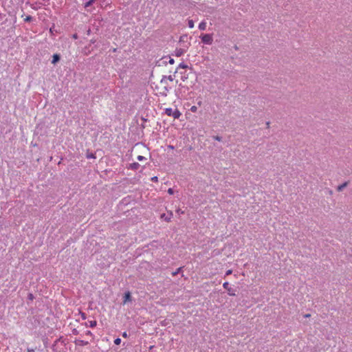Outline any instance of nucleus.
<instances>
[{
    "instance_id": "nucleus-30",
    "label": "nucleus",
    "mask_w": 352,
    "mask_h": 352,
    "mask_svg": "<svg viewBox=\"0 0 352 352\" xmlns=\"http://www.w3.org/2000/svg\"><path fill=\"white\" fill-rule=\"evenodd\" d=\"M28 352H34V351L33 349H29Z\"/></svg>"
},
{
    "instance_id": "nucleus-28",
    "label": "nucleus",
    "mask_w": 352,
    "mask_h": 352,
    "mask_svg": "<svg viewBox=\"0 0 352 352\" xmlns=\"http://www.w3.org/2000/svg\"><path fill=\"white\" fill-rule=\"evenodd\" d=\"M232 273V271L231 270H228L227 272H226V274L228 275V274H230Z\"/></svg>"
},
{
    "instance_id": "nucleus-27",
    "label": "nucleus",
    "mask_w": 352,
    "mask_h": 352,
    "mask_svg": "<svg viewBox=\"0 0 352 352\" xmlns=\"http://www.w3.org/2000/svg\"><path fill=\"white\" fill-rule=\"evenodd\" d=\"M122 336H123V337H124V338H126V337L127 336L126 333V332H124V333H122Z\"/></svg>"
},
{
    "instance_id": "nucleus-6",
    "label": "nucleus",
    "mask_w": 352,
    "mask_h": 352,
    "mask_svg": "<svg viewBox=\"0 0 352 352\" xmlns=\"http://www.w3.org/2000/svg\"><path fill=\"white\" fill-rule=\"evenodd\" d=\"M131 296L130 292H126L124 294L123 303L126 304L128 301H130L131 300Z\"/></svg>"
},
{
    "instance_id": "nucleus-22",
    "label": "nucleus",
    "mask_w": 352,
    "mask_h": 352,
    "mask_svg": "<svg viewBox=\"0 0 352 352\" xmlns=\"http://www.w3.org/2000/svg\"><path fill=\"white\" fill-rule=\"evenodd\" d=\"M181 268H179L177 269V271H175V272L173 273V276L179 273V272L180 271Z\"/></svg>"
},
{
    "instance_id": "nucleus-14",
    "label": "nucleus",
    "mask_w": 352,
    "mask_h": 352,
    "mask_svg": "<svg viewBox=\"0 0 352 352\" xmlns=\"http://www.w3.org/2000/svg\"><path fill=\"white\" fill-rule=\"evenodd\" d=\"M32 19H33V18H32L31 16H27L24 19V21H25V22H30V21H31Z\"/></svg>"
},
{
    "instance_id": "nucleus-18",
    "label": "nucleus",
    "mask_w": 352,
    "mask_h": 352,
    "mask_svg": "<svg viewBox=\"0 0 352 352\" xmlns=\"http://www.w3.org/2000/svg\"><path fill=\"white\" fill-rule=\"evenodd\" d=\"M138 160L139 161H142L144 160H146V158L144 157V156H142V155H138V157H137Z\"/></svg>"
},
{
    "instance_id": "nucleus-21",
    "label": "nucleus",
    "mask_w": 352,
    "mask_h": 352,
    "mask_svg": "<svg viewBox=\"0 0 352 352\" xmlns=\"http://www.w3.org/2000/svg\"><path fill=\"white\" fill-rule=\"evenodd\" d=\"M179 67H182V68H186V67H187V66H186L185 64H184V63H181V64L179 65Z\"/></svg>"
},
{
    "instance_id": "nucleus-29",
    "label": "nucleus",
    "mask_w": 352,
    "mask_h": 352,
    "mask_svg": "<svg viewBox=\"0 0 352 352\" xmlns=\"http://www.w3.org/2000/svg\"><path fill=\"white\" fill-rule=\"evenodd\" d=\"M82 319H85V314H83V313L82 314Z\"/></svg>"
},
{
    "instance_id": "nucleus-7",
    "label": "nucleus",
    "mask_w": 352,
    "mask_h": 352,
    "mask_svg": "<svg viewBox=\"0 0 352 352\" xmlns=\"http://www.w3.org/2000/svg\"><path fill=\"white\" fill-rule=\"evenodd\" d=\"M60 55L58 54H55L53 55L52 56V63L55 65L56 63H58L59 60H60Z\"/></svg>"
},
{
    "instance_id": "nucleus-24",
    "label": "nucleus",
    "mask_w": 352,
    "mask_h": 352,
    "mask_svg": "<svg viewBox=\"0 0 352 352\" xmlns=\"http://www.w3.org/2000/svg\"><path fill=\"white\" fill-rule=\"evenodd\" d=\"M169 63L170 64H173L174 63V60L173 58H170Z\"/></svg>"
},
{
    "instance_id": "nucleus-4",
    "label": "nucleus",
    "mask_w": 352,
    "mask_h": 352,
    "mask_svg": "<svg viewBox=\"0 0 352 352\" xmlns=\"http://www.w3.org/2000/svg\"><path fill=\"white\" fill-rule=\"evenodd\" d=\"M186 52V50L183 48L176 49L175 52V54L176 56H181Z\"/></svg>"
},
{
    "instance_id": "nucleus-13",
    "label": "nucleus",
    "mask_w": 352,
    "mask_h": 352,
    "mask_svg": "<svg viewBox=\"0 0 352 352\" xmlns=\"http://www.w3.org/2000/svg\"><path fill=\"white\" fill-rule=\"evenodd\" d=\"M96 0H89L85 3V7H89Z\"/></svg>"
},
{
    "instance_id": "nucleus-3",
    "label": "nucleus",
    "mask_w": 352,
    "mask_h": 352,
    "mask_svg": "<svg viewBox=\"0 0 352 352\" xmlns=\"http://www.w3.org/2000/svg\"><path fill=\"white\" fill-rule=\"evenodd\" d=\"M349 181H346L345 182H344L343 184L339 185L337 186V191L338 192H342L344 188H346L348 185H349Z\"/></svg>"
},
{
    "instance_id": "nucleus-23",
    "label": "nucleus",
    "mask_w": 352,
    "mask_h": 352,
    "mask_svg": "<svg viewBox=\"0 0 352 352\" xmlns=\"http://www.w3.org/2000/svg\"><path fill=\"white\" fill-rule=\"evenodd\" d=\"M86 335L91 336H93L92 333L90 331H87Z\"/></svg>"
},
{
    "instance_id": "nucleus-16",
    "label": "nucleus",
    "mask_w": 352,
    "mask_h": 352,
    "mask_svg": "<svg viewBox=\"0 0 352 352\" xmlns=\"http://www.w3.org/2000/svg\"><path fill=\"white\" fill-rule=\"evenodd\" d=\"M78 342H79V344L82 346L87 345L89 343L87 341H84V340H79Z\"/></svg>"
},
{
    "instance_id": "nucleus-31",
    "label": "nucleus",
    "mask_w": 352,
    "mask_h": 352,
    "mask_svg": "<svg viewBox=\"0 0 352 352\" xmlns=\"http://www.w3.org/2000/svg\"><path fill=\"white\" fill-rule=\"evenodd\" d=\"M166 220L169 221L170 218L168 219V217H166Z\"/></svg>"
},
{
    "instance_id": "nucleus-17",
    "label": "nucleus",
    "mask_w": 352,
    "mask_h": 352,
    "mask_svg": "<svg viewBox=\"0 0 352 352\" xmlns=\"http://www.w3.org/2000/svg\"><path fill=\"white\" fill-rule=\"evenodd\" d=\"M190 111L193 113H195L197 111V107L196 106H192L190 107Z\"/></svg>"
},
{
    "instance_id": "nucleus-25",
    "label": "nucleus",
    "mask_w": 352,
    "mask_h": 352,
    "mask_svg": "<svg viewBox=\"0 0 352 352\" xmlns=\"http://www.w3.org/2000/svg\"><path fill=\"white\" fill-rule=\"evenodd\" d=\"M310 316H311V315H310L309 314H305V315H304V317H305V318H309V317H310Z\"/></svg>"
},
{
    "instance_id": "nucleus-2",
    "label": "nucleus",
    "mask_w": 352,
    "mask_h": 352,
    "mask_svg": "<svg viewBox=\"0 0 352 352\" xmlns=\"http://www.w3.org/2000/svg\"><path fill=\"white\" fill-rule=\"evenodd\" d=\"M201 41L204 44H207V45H211L212 43V41H213L212 36L211 34H203L201 36Z\"/></svg>"
},
{
    "instance_id": "nucleus-11",
    "label": "nucleus",
    "mask_w": 352,
    "mask_h": 352,
    "mask_svg": "<svg viewBox=\"0 0 352 352\" xmlns=\"http://www.w3.org/2000/svg\"><path fill=\"white\" fill-rule=\"evenodd\" d=\"M130 166L131 168L133 170H137L140 167V164L138 162L132 163Z\"/></svg>"
},
{
    "instance_id": "nucleus-26",
    "label": "nucleus",
    "mask_w": 352,
    "mask_h": 352,
    "mask_svg": "<svg viewBox=\"0 0 352 352\" xmlns=\"http://www.w3.org/2000/svg\"><path fill=\"white\" fill-rule=\"evenodd\" d=\"M152 180L153 181H157V177H152Z\"/></svg>"
},
{
    "instance_id": "nucleus-20",
    "label": "nucleus",
    "mask_w": 352,
    "mask_h": 352,
    "mask_svg": "<svg viewBox=\"0 0 352 352\" xmlns=\"http://www.w3.org/2000/svg\"><path fill=\"white\" fill-rule=\"evenodd\" d=\"M168 193L170 194V195H173L174 193V190L173 188H168Z\"/></svg>"
},
{
    "instance_id": "nucleus-8",
    "label": "nucleus",
    "mask_w": 352,
    "mask_h": 352,
    "mask_svg": "<svg viewBox=\"0 0 352 352\" xmlns=\"http://www.w3.org/2000/svg\"><path fill=\"white\" fill-rule=\"evenodd\" d=\"M166 80H170V81H173V76H171V75H170V76H163V78H162V80H161V82H162V83H165Z\"/></svg>"
},
{
    "instance_id": "nucleus-12",
    "label": "nucleus",
    "mask_w": 352,
    "mask_h": 352,
    "mask_svg": "<svg viewBox=\"0 0 352 352\" xmlns=\"http://www.w3.org/2000/svg\"><path fill=\"white\" fill-rule=\"evenodd\" d=\"M188 25L190 28H194V21L192 19H188Z\"/></svg>"
},
{
    "instance_id": "nucleus-9",
    "label": "nucleus",
    "mask_w": 352,
    "mask_h": 352,
    "mask_svg": "<svg viewBox=\"0 0 352 352\" xmlns=\"http://www.w3.org/2000/svg\"><path fill=\"white\" fill-rule=\"evenodd\" d=\"M199 29L200 30H205L206 29V22L203 21L199 24Z\"/></svg>"
},
{
    "instance_id": "nucleus-10",
    "label": "nucleus",
    "mask_w": 352,
    "mask_h": 352,
    "mask_svg": "<svg viewBox=\"0 0 352 352\" xmlns=\"http://www.w3.org/2000/svg\"><path fill=\"white\" fill-rule=\"evenodd\" d=\"M96 324H97V322L96 320H89L87 323V325L91 328L95 327L96 326Z\"/></svg>"
},
{
    "instance_id": "nucleus-1",
    "label": "nucleus",
    "mask_w": 352,
    "mask_h": 352,
    "mask_svg": "<svg viewBox=\"0 0 352 352\" xmlns=\"http://www.w3.org/2000/svg\"><path fill=\"white\" fill-rule=\"evenodd\" d=\"M165 113L168 116H173L175 119H178L181 116V112L177 109L173 110L171 108H166Z\"/></svg>"
},
{
    "instance_id": "nucleus-5",
    "label": "nucleus",
    "mask_w": 352,
    "mask_h": 352,
    "mask_svg": "<svg viewBox=\"0 0 352 352\" xmlns=\"http://www.w3.org/2000/svg\"><path fill=\"white\" fill-rule=\"evenodd\" d=\"M223 287L224 289H227L228 291L229 295H230V296H234L235 295L234 293L231 292V289L229 287V283L228 282H225L223 284Z\"/></svg>"
},
{
    "instance_id": "nucleus-15",
    "label": "nucleus",
    "mask_w": 352,
    "mask_h": 352,
    "mask_svg": "<svg viewBox=\"0 0 352 352\" xmlns=\"http://www.w3.org/2000/svg\"><path fill=\"white\" fill-rule=\"evenodd\" d=\"M120 342H121V339H120V338H116V339H115V340H114V343H115V344H116V345L120 344Z\"/></svg>"
},
{
    "instance_id": "nucleus-19",
    "label": "nucleus",
    "mask_w": 352,
    "mask_h": 352,
    "mask_svg": "<svg viewBox=\"0 0 352 352\" xmlns=\"http://www.w3.org/2000/svg\"><path fill=\"white\" fill-rule=\"evenodd\" d=\"M213 138L215 140H217L219 142L221 141V138L220 136H214Z\"/></svg>"
}]
</instances>
